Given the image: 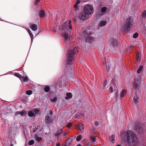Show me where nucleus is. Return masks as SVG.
I'll return each mask as SVG.
<instances>
[{
    "label": "nucleus",
    "instance_id": "49530a36",
    "mask_svg": "<svg viewBox=\"0 0 146 146\" xmlns=\"http://www.w3.org/2000/svg\"><path fill=\"white\" fill-rule=\"evenodd\" d=\"M108 57L107 56L105 58V63H106V65H107V62H108V61H106V59H107L108 58Z\"/></svg>",
    "mask_w": 146,
    "mask_h": 146
},
{
    "label": "nucleus",
    "instance_id": "393cba45",
    "mask_svg": "<svg viewBox=\"0 0 146 146\" xmlns=\"http://www.w3.org/2000/svg\"><path fill=\"white\" fill-rule=\"evenodd\" d=\"M28 115L30 117H33L34 115V112L32 111H30L28 113Z\"/></svg>",
    "mask_w": 146,
    "mask_h": 146
},
{
    "label": "nucleus",
    "instance_id": "6e6552de",
    "mask_svg": "<svg viewBox=\"0 0 146 146\" xmlns=\"http://www.w3.org/2000/svg\"><path fill=\"white\" fill-rule=\"evenodd\" d=\"M95 39V38L94 37L89 36L87 37L86 40V42L88 43L92 42L94 41Z\"/></svg>",
    "mask_w": 146,
    "mask_h": 146
},
{
    "label": "nucleus",
    "instance_id": "a211bd4d",
    "mask_svg": "<svg viewBox=\"0 0 146 146\" xmlns=\"http://www.w3.org/2000/svg\"><path fill=\"white\" fill-rule=\"evenodd\" d=\"M21 78L22 79V81L24 82H27L29 80V78L27 76H25V77L22 76Z\"/></svg>",
    "mask_w": 146,
    "mask_h": 146
},
{
    "label": "nucleus",
    "instance_id": "6ab92c4d",
    "mask_svg": "<svg viewBox=\"0 0 146 146\" xmlns=\"http://www.w3.org/2000/svg\"><path fill=\"white\" fill-rule=\"evenodd\" d=\"M96 139V137L91 136L90 137V140L93 142H95Z\"/></svg>",
    "mask_w": 146,
    "mask_h": 146
},
{
    "label": "nucleus",
    "instance_id": "052dcab7",
    "mask_svg": "<svg viewBox=\"0 0 146 146\" xmlns=\"http://www.w3.org/2000/svg\"><path fill=\"white\" fill-rule=\"evenodd\" d=\"M33 131H35V130H34Z\"/></svg>",
    "mask_w": 146,
    "mask_h": 146
},
{
    "label": "nucleus",
    "instance_id": "09e8293b",
    "mask_svg": "<svg viewBox=\"0 0 146 146\" xmlns=\"http://www.w3.org/2000/svg\"><path fill=\"white\" fill-rule=\"evenodd\" d=\"M39 1V0H36L35 2V4L36 5L37 4V3Z\"/></svg>",
    "mask_w": 146,
    "mask_h": 146
},
{
    "label": "nucleus",
    "instance_id": "8fccbe9b",
    "mask_svg": "<svg viewBox=\"0 0 146 146\" xmlns=\"http://www.w3.org/2000/svg\"><path fill=\"white\" fill-rule=\"evenodd\" d=\"M95 125H99L98 122L97 121H96L95 122Z\"/></svg>",
    "mask_w": 146,
    "mask_h": 146
},
{
    "label": "nucleus",
    "instance_id": "39448f33",
    "mask_svg": "<svg viewBox=\"0 0 146 146\" xmlns=\"http://www.w3.org/2000/svg\"><path fill=\"white\" fill-rule=\"evenodd\" d=\"M140 80L139 78H137L135 81L134 84V88L135 90V94L136 96H137L138 93H139L140 91H139L140 87Z\"/></svg>",
    "mask_w": 146,
    "mask_h": 146
},
{
    "label": "nucleus",
    "instance_id": "a878e982",
    "mask_svg": "<svg viewBox=\"0 0 146 146\" xmlns=\"http://www.w3.org/2000/svg\"><path fill=\"white\" fill-rule=\"evenodd\" d=\"M18 114H20L21 115H23L24 114H26V112L24 110H23L22 111L18 112L17 113Z\"/></svg>",
    "mask_w": 146,
    "mask_h": 146
},
{
    "label": "nucleus",
    "instance_id": "7ed1b4c3",
    "mask_svg": "<svg viewBox=\"0 0 146 146\" xmlns=\"http://www.w3.org/2000/svg\"><path fill=\"white\" fill-rule=\"evenodd\" d=\"M132 22L130 17L128 18L121 25V29L125 32H128L132 25Z\"/></svg>",
    "mask_w": 146,
    "mask_h": 146
},
{
    "label": "nucleus",
    "instance_id": "9d476101",
    "mask_svg": "<svg viewBox=\"0 0 146 146\" xmlns=\"http://www.w3.org/2000/svg\"><path fill=\"white\" fill-rule=\"evenodd\" d=\"M73 141L72 138H70L66 140L65 146H69Z\"/></svg>",
    "mask_w": 146,
    "mask_h": 146
},
{
    "label": "nucleus",
    "instance_id": "4be33fe9",
    "mask_svg": "<svg viewBox=\"0 0 146 146\" xmlns=\"http://www.w3.org/2000/svg\"><path fill=\"white\" fill-rule=\"evenodd\" d=\"M14 75L15 76L17 77H18L19 78H20L21 80V78L22 76L21 75V74H20L19 73H15L14 74Z\"/></svg>",
    "mask_w": 146,
    "mask_h": 146
},
{
    "label": "nucleus",
    "instance_id": "de8ad7c7",
    "mask_svg": "<svg viewBox=\"0 0 146 146\" xmlns=\"http://www.w3.org/2000/svg\"><path fill=\"white\" fill-rule=\"evenodd\" d=\"M103 85H104V87L106 86V81H104Z\"/></svg>",
    "mask_w": 146,
    "mask_h": 146
},
{
    "label": "nucleus",
    "instance_id": "79ce46f5",
    "mask_svg": "<svg viewBox=\"0 0 146 146\" xmlns=\"http://www.w3.org/2000/svg\"><path fill=\"white\" fill-rule=\"evenodd\" d=\"M71 126V123H68L67 125V127H70Z\"/></svg>",
    "mask_w": 146,
    "mask_h": 146
},
{
    "label": "nucleus",
    "instance_id": "cd10ccee",
    "mask_svg": "<svg viewBox=\"0 0 146 146\" xmlns=\"http://www.w3.org/2000/svg\"><path fill=\"white\" fill-rule=\"evenodd\" d=\"M107 7H103L101 9V11L102 13H105L106 11Z\"/></svg>",
    "mask_w": 146,
    "mask_h": 146
},
{
    "label": "nucleus",
    "instance_id": "c9c22d12",
    "mask_svg": "<svg viewBox=\"0 0 146 146\" xmlns=\"http://www.w3.org/2000/svg\"><path fill=\"white\" fill-rule=\"evenodd\" d=\"M138 103V101L137 99L134 98V100L133 101V103L135 104H136Z\"/></svg>",
    "mask_w": 146,
    "mask_h": 146
},
{
    "label": "nucleus",
    "instance_id": "72a5a7b5",
    "mask_svg": "<svg viewBox=\"0 0 146 146\" xmlns=\"http://www.w3.org/2000/svg\"><path fill=\"white\" fill-rule=\"evenodd\" d=\"M91 34V33L90 32V31H88V30H86L84 33V35H85V34H87L88 35H90Z\"/></svg>",
    "mask_w": 146,
    "mask_h": 146
},
{
    "label": "nucleus",
    "instance_id": "ea45409f",
    "mask_svg": "<svg viewBox=\"0 0 146 146\" xmlns=\"http://www.w3.org/2000/svg\"><path fill=\"white\" fill-rule=\"evenodd\" d=\"M57 100V98H55L51 99V100L53 102H54L56 101Z\"/></svg>",
    "mask_w": 146,
    "mask_h": 146
},
{
    "label": "nucleus",
    "instance_id": "c03bdc74",
    "mask_svg": "<svg viewBox=\"0 0 146 146\" xmlns=\"http://www.w3.org/2000/svg\"><path fill=\"white\" fill-rule=\"evenodd\" d=\"M80 2L81 1L80 0H77V1L76 3V4H78L80 3Z\"/></svg>",
    "mask_w": 146,
    "mask_h": 146
},
{
    "label": "nucleus",
    "instance_id": "f257e3e1",
    "mask_svg": "<svg viewBox=\"0 0 146 146\" xmlns=\"http://www.w3.org/2000/svg\"><path fill=\"white\" fill-rule=\"evenodd\" d=\"M71 21H66L61 25L60 30L63 38L64 42L67 44L70 42L71 40L68 34L70 33V29H72V25L70 23Z\"/></svg>",
    "mask_w": 146,
    "mask_h": 146
},
{
    "label": "nucleus",
    "instance_id": "13d9d810",
    "mask_svg": "<svg viewBox=\"0 0 146 146\" xmlns=\"http://www.w3.org/2000/svg\"><path fill=\"white\" fill-rule=\"evenodd\" d=\"M116 146H121L120 145H116Z\"/></svg>",
    "mask_w": 146,
    "mask_h": 146
},
{
    "label": "nucleus",
    "instance_id": "603ef678",
    "mask_svg": "<svg viewBox=\"0 0 146 146\" xmlns=\"http://www.w3.org/2000/svg\"><path fill=\"white\" fill-rule=\"evenodd\" d=\"M28 31L29 33V34L32 33L30 29H29L28 30Z\"/></svg>",
    "mask_w": 146,
    "mask_h": 146
},
{
    "label": "nucleus",
    "instance_id": "412c9836",
    "mask_svg": "<svg viewBox=\"0 0 146 146\" xmlns=\"http://www.w3.org/2000/svg\"><path fill=\"white\" fill-rule=\"evenodd\" d=\"M141 53L140 52H138L137 54V61L138 62H139L140 61V56Z\"/></svg>",
    "mask_w": 146,
    "mask_h": 146
},
{
    "label": "nucleus",
    "instance_id": "c756f323",
    "mask_svg": "<svg viewBox=\"0 0 146 146\" xmlns=\"http://www.w3.org/2000/svg\"><path fill=\"white\" fill-rule=\"evenodd\" d=\"M82 138V136L81 135H79L77 136L76 138V140L77 141H80Z\"/></svg>",
    "mask_w": 146,
    "mask_h": 146
},
{
    "label": "nucleus",
    "instance_id": "dca6fc26",
    "mask_svg": "<svg viewBox=\"0 0 146 146\" xmlns=\"http://www.w3.org/2000/svg\"><path fill=\"white\" fill-rule=\"evenodd\" d=\"M31 29L34 31H36L37 29V25L35 24H33L31 26Z\"/></svg>",
    "mask_w": 146,
    "mask_h": 146
},
{
    "label": "nucleus",
    "instance_id": "2f4dec72",
    "mask_svg": "<svg viewBox=\"0 0 146 146\" xmlns=\"http://www.w3.org/2000/svg\"><path fill=\"white\" fill-rule=\"evenodd\" d=\"M34 143V141L33 140H31L29 141V145H32Z\"/></svg>",
    "mask_w": 146,
    "mask_h": 146
},
{
    "label": "nucleus",
    "instance_id": "1a4fd4ad",
    "mask_svg": "<svg viewBox=\"0 0 146 146\" xmlns=\"http://www.w3.org/2000/svg\"><path fill=\"white\" fill-rule=\"evenodd\" d=\"M111 47H113L117 46L118 45V43L116 40L112 39L111 42Z\"/></svg>",
    "mask_w": 146,
    "mask_h": 146
},
{
    "label": "nucleus",
    "instance_id": "bb28decb",
    "mask_svg": "<svg viewBox=\"0 0 146 146\" xmlns=\"http://www.w3.org/2000/svg\"><path fill=\"white\" fill-rule=\"evenodd\" d=\"M35 139L38 141H41L42 139L41 137L38 136L37 135H35Z\"/></svg>",
    "mask_w": 146,
    "mask_h": 146
},
{
    "label": "nucleus",
    "instance_id": "58836bf2",
    "mask_svg": "<svg viewBox=\"0 0 146 146\" xmlns=\"http://www.w3.org/2000/svg\"><path fill=\"white\" fill-rule=\"evenodd\" d=\"M68 133H66V132L64 133L63 134V135L64 136V137H66L67 135L68 134Z\"/></svg>",
    "mask_w": 146,
    "mask_h": 146
},
{
    "label": "nucleus",
    "instance_id": "ddd939ff",
    "mask_svg": "<svg viewBox=\"0 0 146 146\" xmlns=\"http://www.w3.org/2000/svg\"><path fill=\"white\" fill-rule=\"evenodd\" d=\"M45 119L46 122L47 123H50L52 122V119L50 118L48 115H46L45 117Z\"/></svg>",
    "mask_w": 146,
    "mask_h": 146
},
{
    "label": "nucleus",
    "instance_id": "f03ea898",
    "mask_svg": "<svg viewBox=\"0 0 146 146\" xmlns=\"http://www.w3.org/2000/svg\"><path fill=\"white\" fill-rule=\"evenodd\" d=\"M127 140L129 146H135L137 142V139L135 134L133 132L129 131L127 133Z\"/></svg>",
    "mask_w": 146,
    "mask_h": 146
},
{
    "label": "nucleus",
    "instance_id": "4468645a",
    "mask_svg": "<svg viewBox=\"0 0 146 146\" xmlns=\"http://www.w3.org/2000/svg\"><path fill=\"white\" fill-rule=\"evenodd\" d=\"M39 15L40 17H43L45 15V12L44 11L41 10L40 11Z\"/></svg>",
    "mask_w": 146,
    "mask_h": 146
},
{
    "label": "nucleus",
    "instance_id": "f704fd0d",
    "mask_svg": "<svg viewBox=\"0 0 146 146\" xmlns=\"http://www.w3.org/2000/svg\"><path fill=\"white\" fill-rule=\"evenodd\" d=\"M138 35V34L137 33H135L133 34V38H137Z\"/></svg>",
    "mask_w": 146,
    "mask_h": 146
},
{
    "label": "nucleus",
    "instance_id": "b1692460",
    "mask_svg": "<svg viewBox=\"0 0 146 146\" xmlns=\"http://www.w3.org/2000/svg\"><path fill=\"white\" fill-rule=\"evenodd\" d=\"M126 92V90H123L122 92H121L120 96L121 97H122L124 95L125 93Z\"/></svg>",
    "mask_w": 146,
    "mask_h": 146
},
{
    "label": "nucleus",
    "instance_id": "a19ab883",
    "mask_svg": "<svg viewBox=\"0 0 146 146\" xmlns=\"http://www.w3.org/2000/svg\"><path fill=\"white\" fill-rule=\"evenodd\" d=\"M33 112H34L35 115L38 113V110H36L34 111Z\"/></svg>",
    "mask_w": 146,
    "mask_h": 146
},
{
    "label": "nucleus",
    "instance_id": "2eb2a0df",
    "mask_svg": "<svg viewBox=\"0 0 146 146\" xmlns=\"http://www.w3.org/2000/svg\"><path fill=\"white\" fill-rule=\"evenodd\" d=\"M115 135H111V137L110 138V141H111L112 143L114 142L115 141Z\"/></svg>",
    "mask_w": 146,
    "mask_h": 146
},
{
    "label": "nucleus",
    "instance_id": "e433bc0d",
    "mask_svg": "<svg viewBox=\"0 0 146 146\" xmlns=\"http://www.w3.org/2000/svg\"><path fill=\"white\" fill-rule=\"evenodd\" d=\"M111 69V68L110 66H106V70L107 71H108V72H109L110 71Z\"/></svg>",
    "mask_w": 146,
    "mask_h": 146
},
{
    "label": "nucleus",
    "instance_id": "20e7f679",
    "mask_svg": "<svg viewBox=\"0 0 146 146\" xmlns=\"http://www.w3.org/2000/svg\"><path fill=\"white\" fill-rule=\"evenodd\" d=\"M75 51V49L74 48L68 51L66 60V63L67 64H72L75 54L74 52Z\"/></svg>",
    "mask_w": 146,
    "mask_h": 146
},
{
    "label": "nucleus",
    "instance_id": "f8f14e48",
    "mask_svg": "<svg viewBox=\"0 0 146 146\" xmlns=\"http://www.w3.org/2000/svg\"><path fill=\"white\" fill-rule=\"evenodd\" d=\"M78 128H79V130L82 132L83 131V130L84 128V125L81 123H80L78 125Z\"/></svg>",
    "mask_w": 146,
    "mask_h": 146
},
{
    "label": "nucleus",
    "instance_id": "3c124183",
    "mask_svg": "<svg viewBox=\"0 0 146 146\" xmlns=\"http://www.w3.org/2000/svg\"><path fill=\"white\" fill-rule=\"evenodd\" d=\"M50 114L51 115H52L53 114V112L52 110H50L49 111Z\"/></svg>",
    "mask_w": 146,
    "mask_h": 146
},
{
    "label": "nucleus",
    "instance_id": "37998d69",
    "mask_svg": "<svg viewBox=\"0 0 146 146\" xmlns=\"http://www.w3.org/2000/svg\"><path fill=\"white\" fill-rule=\"evenodd\" d=\"M29 35L31 36V39L32 40L33 38V34L32 33L30 34Z\"/></svg>",
    "mask_w": 146,
    "mask_h": 146
},
{
    "label": "nucleus",
    "instance_id": "9b49d317",
    "mask_svg": "<svg viewBox=\"0 0 146 146\" xmlns=\"http://www.w3.org/2000/svg\"><path fill=\"white\" fill-rule=\"evenodd\" d=\"M107 24V22L106 21L104 20L101 21L99 24V25L101 27H102L105 26Z\"/></svg>",
    "mask_w": 146,
    "mask_h": 146
},
{
    "label": "nucleus",
    "instance_id": "680f3d73",
    "mask_svg": "<svg viewBox=\"0 0 146 146\" xmlns=\"http://www.w3.org/2000/svg\"><path fill=\"white\" fill-rule=\"evenodd\" d=\"M10 146H13V145H11Z\"/></svg>",
    "mask_w": 146,
    "mask_h": 146
},
{
    "label": "nucleus",
    "instance_id": "aec40b11",
    "mask_svg": "<svg viewBox=\"0 0 146 146\" xmlns=\"http://www.w3.org/2000/svg\"><path fill=\"white\" fill-rule=\"evenodd\" d=\"M143 68V66L141 65L140 66L137 70V72L138 73H140L141 72Z\"/></svg>",
    "mask_w": 146,
    "mask_h": 146
},
{
    "label": "nucleus",
    "instance_id": "0eeeda50",
    "mask_svg": "<svg viewBox=\"0 0 146 146\" xmlns=\"http://www.w3.org/2000/svg\"><path fill=\"white\" fill-rule=\"evenodd\" d=\"M88 15L84 11L79 15L78 17L81 20H84L88 18Z\"/></svg>",
    "mask_w": 146,
    "mask_h": 146
},
{
    "label": "nucleus",
    "instance_id": "4c0bfd02",
    "mask_svg": "<svg viewBox=\"0 0 146 146\" xmlns=\"http://www.w3.org/2000/svg\"><path fill=\"white\" fill-rule=\"evenodd\" d=\"M78 5V4H76V3L75 4L74 6V8L76 10L77 9Z\"/></svg>",
    "mask_w": 146,
    "mask_h": 146
},
{
    "label": "nucleus",
    "instance_id": "5701e85b",
    "mask_svg": "<svg viewBox=\"0 0 146 146\" xmlns=\"http://www.w3.org/2000/svg\"><path fill=\"white\" fill-rule=\"evenodd\" d=\"M50 90V88L48 86H46L44 88V90L46 92H48Z\"/></svg>",
    "mask_w": 146,
    "mask_h": 146
},
{
    "label": "nucleus",
    "instance_id": "473e14b6",
    "mask_svg": "<svg viewBox=\"0 0 146 146\" xmlns=\"http://www.w3.org/2000/svg\"><path fill=\"white\" fill-rule=\"evenodd\" d=\"M142 17H146V10L144 11L142 15Z\"/></svg>",
    "mask_w": 146,
    "mask_h": 146
},
{
    "label": "nucleus",
    "instance_id": "864d4df0",
    "mask_svg": "<svg viewBox=\"0 0 146 146\" xmlns=\"http://www.w3.org/2000/svg\"><path fill=\"white\" fill-rule=\"evenodd\" d=\"M60 143L59 142H57L56 144V146H59Z\"/></svg>",
    "mask_w": 146,
    "mask_h": 146
},
{
    "label": "nucleus",
    "instance_id": "6e6d98bb",
    "mask_svg": "<svg viewBox=\"0 0 146 146\" xmlns=\"http://www.w3.org/2000/svg\"><path fill=\"white\" fill-rule=\"evenodd\" d=\"M118 94V91H117L116 92V95H117Z\"/></svg>",
    "mask_w": 146,
    "mask_h": 146
},
{
    "label": "nucleus",
    "instance_id": "423d86ee",
    "mask_svg": "<svg viewBox=\"0 0 146 146\" xmlns=\"http://www.w3.org/2000/svg\"><path fill=\"white\" fill-rule=\"evenodd\" d=\"M84 11L88 14V15L92 13L94 11L92 6L89 5H86Z\"/></svg>",
    "mask_w": 146,
    "mask_h": 146
},
{
    "label": "nucleus",
    "instance_id": "bf43d9fd",
    "mask_svg": "<svg viewBox=\"0 0 146 146\" xmlns=\"http://www.w3.org/2000/svg\"><path fill=\"white\" fill-rule=\"evenodd\" d=\"M89 145H90V143H89L88 144V146Z\"/></svg>",
    "mask_w": 146,
    "mask_h": 146
},
{
    "label": "nucleus",
    "instance_id": "7c9ffc66",
    "mask_svg": "<svg viewBox=\"0 0 146 146\" xmlns=\"http://www.w3.org/2000/svg\"><path fill=\"white\" fill-rule=\"evenodd\" d=\"M26 93L27 95H31L32 93V91L31 90H29L26 92Z\"/></svg>",
    "mask_w": 146,
    "mask_h": 146
},
{
    "label": "nucleus",
    "instance_id": "a18cd8bd",
    "mask_svg": "<svg viewBox=\"0 0 146 146\" xmlns=\"http://www.w3.org/2000/svg\"><path fill=\"white\" fill-rule=\"evenodd\" d=\"M110 91H111V92H113V89L112 88V87H111L110 88Z\"/></svg>",
    "mask_w": 146,
    "mask_h": 146
},
{
    "label": "nucleus",
    "instance_id": "f3484780",
    "mask_svg": "<svg viewBox=\"0 0 146 146\" xmlns=\"http://www.w3.org/2000/svg\"><path fill=\"white\" fill-rule=\"evenodd\" d=\"M62 133V129H60V131L58 132H57L55 134V136L56 137L58 138L59 137V135L61 134Z\"/></svg>",
    "mask_w": 146,
    "mask_h": 146
},
{
    "label": "nucleus",
    "instance_id": "5fc2aeb1",
    "mask_svg": "<svg viewBox=\"0 0 146 146\" xmlns=\"http://www.w3.org/2000/svg\"><path fill=\"white\" fill-rule=\"evenodd\" d=\"M86 141V139H84V140H83V141L85 142V141Z\"/></svg>",
    "mask_w": 146,
    "mask_h": 146
},
{
    "label": "nucleus",
    "instance_id": "4d7b16f0",
    "mask_svg": "<svg viewBox=\"0 0 146 146\" xmlns=\"http://www.w3.org/2000/svg\"><path fill=\"white\" fill-rule=\"evenodd\" d=\"M76 146H81V145L80 144H78Z\"/></svg>",
    "mask_w": 146,
    "mask_h": 146
},
{
    "label": "nucleus",
    "instance_id": "c85d7f7f",
    "mask_svg": "<svg viewBox=\"0 0 146 146\" xmlns=\"http://www.w3.org/2000/svg\"><path fill=\"white\" fill-rule=\"evenodd\" d=\"M66 96L69 98H71L72 96V95L71 93H68L66 94Z\"/></svg>",
    "mask_w": 146,
    "mask_h": 146
}]
</instances>
